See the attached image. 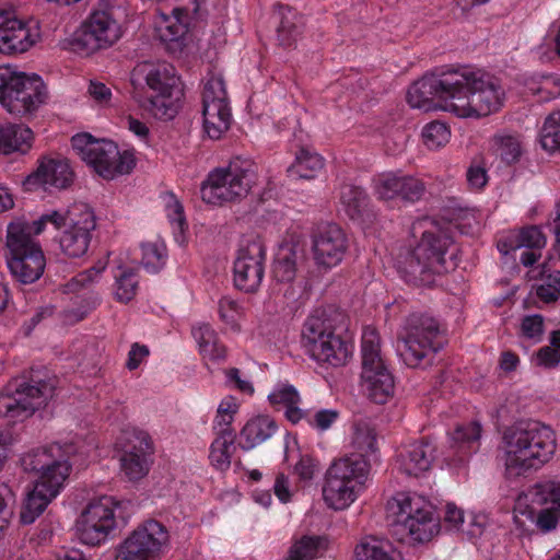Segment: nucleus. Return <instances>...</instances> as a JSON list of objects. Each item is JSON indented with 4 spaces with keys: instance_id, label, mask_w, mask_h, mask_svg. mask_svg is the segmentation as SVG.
<instances>
[{
    "instance_id": "32",
    "label": "nucleus",
    "mask_w": 560,
    "mask_h": 560,
    "mask_svg": "<svg viewBox=\"0 0 560 560\" xmlns=\"http://www.w3.org/2000/svg\"><path fill=\"white\" fill-rule=\"evenodd\" d=\"M33 131L24 125H0V154H25L31 148Z\"/></svg>"
},
{
    "instance_id": "61",
    "label": "nucleus",
    "mask_w": 560,
    "mask_h": 560,
    "mask_svg": "<svg viewBox=\"0 0 560 560\" xmlns=\"http://www.w3.org/2000/svg\"><path fill=\"white\" fill-rule=\"evenodd\" d=\"M338 412L332 409H322L317 411L314 416V425L320 430L325 431L329 429L332 423L337 420Z\"/></svg>"
},
{
    "instance_id": "60",
    "label": "nucleus",
    "mask_w": 560,
    "mask_h": 560,
    "mask_svg": "<svg viewBox=\"0 0 560 560\" xmlns=\"http://www.w3.org/2000/svg\"><path fill=\"white\" fill-rule=\"evenodd\" d=\"M98 275L90 272V269L79 272L74 276L67 284L66 288L70 292H75L82 288H86L94 283L98 278Z\"/></svg>"
},
{
    "instance_id": "31",
    "label": "nucleus",
    "mask_w": 560,
    "mask_h": 560,
    "mask_svg": "<svg viewBox=\"0 0 560 560\" xmlns=\"http://www.w3.org/2000/svg\"><path fill=\"white\" fill-rule=\"evenodd\" d=\"M276 421L269 416H257L246 422L240 432L238 445L249 451L270 439L277 431Z\"/></svg>"
},
{
    "instance_id": "2",
    "label": "nucleus",
    "mask_w": 560,
    "mask_h": 560,
    "mask_svg": "<svg viewBox=\"0 0 560 560\" xmlns=\"http://www.w3.org/2000/svg\"><path fill=\"white\" fill-rule=\"evenodd\" d=\"M343 320V314L331 306L317 308L307 317L301 343L313 360L334 368L347 363L352 346L340 335Z\"/></svg>"
},
{
    "instance_id": "11",
    "label": "nucleus",
    "mask_w": 560,
    "mask_h": 560,
    "mask_svg": "<svg viewBox=\"0 0 560 560\" xmlns=\"http://www.w3.org/2000/svg\"><path fill=\"white\" fill-rule=\"evenodd\" d=\"M361 380L368 397L375 404H385L395 390V380L381 354V341L374 328L366 327L362 334Z\"/></svg>"
},
{
    "instance_id": "39",
    "label": "nucleus",
    "mask_w": 560,
    "mask_h": 560,
    "mask_svg": "<svg viewBox=\"0 0 560 560\" xmlns=\"http://www.w3.org/2000/svg\"><path fill=\"white\" fill-rule=\"evenodd\" d=\"M328 547V539L319 535H303L289 549L287 560H313Z\"/></svg>"
},
{
    "instance_id": "46",
    "label": "nucleus",
    "mask_w": 560,
    "mask_h": 560,
    "mask_svg": "<svg viewBox=\"0 0 560 560\" xmlns=\"http://www.w3.org/2000/svg\"><path fill=\"white\" fill-rule=\"evenodd\" d=\"M143 268L150 273L159 272L166 264L167 252L164 243H145L141 245Z\"/></svg>"
},
{
    "instance_id": "19",
    "label": "nucleus",
    "mask_w": 560,
    "mask_h": 560,
    "mask_svg": "<svg viewBox=\"0 0 560 560\" xmlns=\"http://www.w3.org/2000/svg\"><path fill=\"white\" fill-rule=\"evenodd\" d=\"M372 188L380 200L399 199L408 203L419 201L427 189L421 179L404 174L401 171L376 174L372 178Z\"/></svg>"
},
{
    "instance_id": "15",
    "label": "nucleus",
    "mask_w": 560,
    "mask_h": 560,
    "mask_svg": "<svg viewBox=\"0 0 560 560\" xmlns=\"http://www.w3.org/2000/svg\"><path fill=\"white\" fill-rule=\"evenodd\" d=\"M168 539L166 527L155 520H149L119 545L115 560H155Z\"/></svg>"
},
{
    "instance_id": "17",
    "label": "nucleus",
    "mask_w": 560,
    "mask_h": 560,
    "mask_svg": "<svg viewBox=\"0 0 560 560\" xmlns=\"http://www.w3.org/2000/svg\"><path fill=\"white\" fill-rule=\"evenodd\" d=\"M266 249L258 235L244 238L234 261V284L237 289L253 293L261 284L265 273Z\"/></svg>"
},
{
    "instance_id": "55",
    "label": "nucleus",
    "mask_w": 560,
    "mask_h": 560,
    "mask_svg": "<svg viewBox=\"0 0 560 560\" xmlns=\"http://www.w3.org/2000/svg\"><path fill=\"white\" fill-rule=\"evenodd\" d=\"M96 142L97 140L89 133L75 135L71 139L72 149L84 162H86L88 158H91Z\"/></svg>"
},
{
    "instance_id": "14",
    "label": "nucleus",
    "mask_w": 560,
    "mask_h": 560,
    "mask_svg": "<svg viewBox=\"0 0 560 560\" xmlns=\"http://www.w3.org/2000/svg\"><path fill=\"white\" fill-rule=\"evenodd\" d=\"M117 508L119 502L108 495L90 502L77 522V535L80 541L89 546L104 542L116 528L115 510Z\"/></svg>"
},
{
    "instance_id": "10",
    "label": "nucleus",
    "mask_w": 560,
    "mask_h": 560,
    "mask_svg": "<svg viewBox=\"0 0 560 560\" xmlns=\"http://www.w3.org/2000/svg\"><path fill=\"white\" fill-rule=\"evenodd\" d=\"M52 380H45L32 372L28 381L15 380L0 394V416L12 421H23L44 406L55 389Z\"/></svg>"
},
{
    "instance_id": "6",
    "label": "nucleus",
    "mask_w": 560,
    "mask_h": 560,
    "mask_svg": "<svg viewBox=\"0 0 560 560\" xmlns=\"http://www.w3.org/2000/svg\"><path fill=\"white\" fill-rule=\"evenodd\" d=\"M256 177L255 163L236 156L225 167H218L208 174L200 187L201 199L209 205L241 199L247 196Z\"/></svg>"
},
{
    "instance_id": "56",
    "label": "nucleus",
    "mask_w": 560,
    "mask_h": 560,
    "mask_svg": "<svg viewBox=\"0 0 560 560\" xmlns=\"http://www.w3.org/2000/svg\"><path fill=\"white\" fill-rule=\"evenodd\" d=\"M12 498V491L5 483H0V533L7 527L12 511L9 508V501Z\"/></svg>"
},
{
    "instance_id": "48",
    "label": "nucleus",
    "mask_w": 560,
    "mask_h": 560,
    "mask_svg": "<svg viewBox=\"0 0 560 560\" xmlns=\"http://www.w3.org/2000/svg\"><path fill=\"white\" fill-rule=\"evenodd\" d=\"M495 152L501 161L510 165L517 162L522 155L520 140L513 136H502L494 139Z\"/></svg>"
},
{
    "instance_id": "37",
    "label": "nucleus",
    "mask_w": 560,
    "mask_h": 560,
    "mask_svg": "<svg viewBox=\"0 0 560 560\" xmlns=\"http://www.w3.org/2000/svg\"><path fill=\"white\" fill-rule=\"evenodd\" d=\"M280 19L277 27V40L283 47H291L302 32V18L288 7L279 5Z\"/></svg>"
},
{
    "instance_id": "35",
    "label": "nucleus",
    "mask_w": 560,
    "mask_h": 560,
    "mask_svg": "<svg viewBox=\"0 0 560 560\" xmlns=\"http://www.w3.org/2000/svg\"><path fill=\"white\" fill-rule=\"evenodd\" d=\"M85 203H74L66 209L46 211L32 223L26 222L30 236H32V234H40L47 224H51L56 230L63 231L70 224L69 219L72 218V214H79L85 209Z\"/></svg>"
},
{
    "instance_id": "43",
    "label": "nucleus",
    "mask_w": 560,
    "mask_h": 560,
    "mask_svg": "<svg viewBox=\"0 0 560 560\" xmlns=\"http://www.w3.org/2000/svg\"><path fill=\"white\" fill-rule=\"evenodd\" d=\"M340 200L351 219L359 218L368 206V195L361 187L354 185L341 187Z\"/></svg>"
},
{
    "instance_id": "12",
    "label": "nucleus",
    "mask_w": 560,
    "mask_h": 560,
    "mask_svg": "<svg viewBox=\"0 0 560 560\" xmlns=\"http://www.w3.org/2000/svg\"><path fill=\"white\" fill-rule=\"evenodd\" d=\"M147 85L155 92L143 105L156 119L171 120L179 108L184 88L175 68L168 63L152 66L145 73Z\"/></svg>"
},
{
    "instance_id": "45",
    "label": "nucleus",
    "mask_w": 560,
    "mask_h": 560,
    "mask_svg": "<svg viewBox=\"0 0 560 560\" xmlns=\"http://www.w3.org/2000/svg\"><path fill=\"white\" fill-rule=\"evenodd\" d=\"M352 442L358 451V453L352 455L363 456L370 464L371 456H374L376 452V434L374 429L370 428L366 423L357 424Z\"/></svg>"
},
{
    "instance_id": "8",
    "label": "nucleus",
    "mask_w": 560,
    "mask_h": 560,
    "mask_svg": "<svg viewBox=\"0 0 560 560\" xmlns=\"http://www.w3.org/2000/svg\"><path fill=\"white\" fill-rule=\"evenodd\" d=\"M48 97L43 79L11 66H0V103L12 115L35 113Z\"/></svg>"
},
{
    "instance_id": "50",
    "label": "nucleus",
    "mask_w": 560,
    "mask_h": 560,
    "mask_svg": "<svg viewBox=\"0 0 560 560\" xmlns=\"http://www.w3.org/2000/svg\"><path fill=\"white\" fill-rule=\"evenodd\" d=\"M202 101H228L225 83L221 74L210 72L203 85Z\"/></svg>"
},
{
    "instance_id": "24",
    "label": "nucleus",
    "mask_w": 560,
    "mask_h": 560,
    "mask_svg": "<svg viewBox=\"0 0 560 560\" xmlns=\"http://www.w3.org/2000/svg\"><path fill=\"white\" fill-rule=\"evenodd\" d=\"M435 446L428 439L410 442L399 447L396 465L400 472L419 477L430 470L435 458Z\"/></svg>"
},
{
    "instance_id": "26",
    "label": "nucleus",
    "mask_w": 560,
    "mask_h": 560,
    "mask_svg": "<svg viewBox=\"0 0 560 560\" xmlns=\"http://www.w3.org/2000/svg\"><path fill=\"white\" fill-rule=\"evenodd\" d=\"M533 501L545 505L537 515V527L544 533L553 530L560 522V482L547 481L537 485Z\"/></svg>"
},
{
    "instance_id": "57",
    "label": "nucleus",
    "mask_w": 560,
    "mask_h": 560,
    "mask_svg": "<svg viewBox=\"0 0 560 560\" xmlns=\"http://www.w3.org/2000/svg\"><path fill=\"white\" fill-rule=\"evenodd\" d=\"M167 217L174 226V230L183 234L187 228L184 217V208L178 200H173L167 207Z\"/></svg>"
},
{
    "instance_id": "25",
    "label": "nucleus",
    "mask_w": 560,
    "mask_h": 560,
    "mask_svg": "<svg viewBox=\"0 0 560 560\" xmlns=\"http://www.w3.org/2000/svg\"><path fill=\"white\" fill-rule=\"evenodd\" d=\"M63 486V475L57 474L52 480L35 481L33 489L27 492L21 511V522L32 524L58 495Z\"/></svg>"
},
{
    "instance_id": "41",
    "label": "nucleus",
    "mask_w": 560,
    "mask_h": 560,
    "mask_svg": "<svg viewBox=\"0 0 560 560\" xmlns=\"http://www.w3.org/2000/svg\"><path fill=\"white\" fill-rule=\"evenodd\" d=\"M235 435L229 432L218 435L210 447V462L219 470H228L231 466L232 452L234 451Z\"/></svg>"
},
{
    "instance_id": "38",
    "label": "nucleus",
    "mask_w": 560,
    "mask_h": 560,
    "mask_svg": "<svg viewBox=\"0 0 560 560\" xmlns=\"http://www.w3.org/2000/svg\"><path fill=\"white\" fill-rule=\"evenodd\" d=\"M192 336L199 346V352L205 359L222 360L225 348L220 343L217 332L209 324H200L192 328Z\"/></svg>"
},
{
    "instance_id": "5",
    "label": "nucleus",
    "mask_w": 560,
    "mask_h": 560,
    "mask_svg": "<svg viewBox=\"0 0 560 560\" xmlns=\"http://www.w3.org/2000/svg\"><path fill=\"white\" fill-rule=\"evenodd\" d=\"M442 346L439 322L428 314L415 313L406 319L397 351L407 366L419 368L431 364Z\"/></svg>"
},
{
    "instance_id": "27",
    "label": "nucleus",
    "mask_w": 560,
    "mask_h": 560,
    "mask_svg": "<svg viewBox=\"0 0 560 560\" xmlns=\"http://www.w3.org/2000/svg\"><path fill=\"white\" fill-rule=\"evenodd\" d=\"M433 508L429 501L416 493H398L387 503V518L393 532L412 518L432 511Z\"/></svg>"
},
{
    "instance_id": "51",
    "label": "nucleus",
    "mask_w": 560,
    "mask_h": 560,
    "mask_svg": "<svg viewBox=\"0 0 560 560\" xmlns=\"http://www.w3.org/2000/svg\"><path fill=\"white\" fill-rule=\"evenodd\" d=\"M515 237L517 241L516 247H520V249H541L546 245V237L537 226L524 228Z\"/></svg>"
},
{
    "instance_id": "3",
    "label": "nucleus",
    "mask_w": 560,
    "mask_h": 560,
    "mask_svg": "<svg viewBox=\"0 0 560 560\" xmlns=\"http://www.w3.org/2000/svg\"><path fill=\"white\" fill-rule=\"evenodd\" d=\"M462 82L455 89L451 113L457 117H485L501 109L505 101V90L500 79L481 69L469 66L456 68Z\"/></svg>"
},
{
    "instance_id": "42",
    "label": "nucleus",
    "mask_w": 560,
    "mask_h": 560,
    "mask_svg": "<svg viewBox=\"0 0 560 560\" xmlns=\"http://www.w3.org/2000/svg\"><path fill=\"white\" fill-rule=\"evenodd\" d=\"M354 552L358 560H394L390 545L375 537L363 539Z\"/></svg>"
},
{
    "instance_id": "18",
    "label": "nucleus",
    "mask_w": 560,
    "mask_h": 560,
    "mask_svg": "<svg viewBox=\"0 0 560 560\" xmlns=\"http://www.w3.org/2000/svg\"><path fill=\"white\" fill-rule=\"evenodd\" d=\"M118 39L116 22L106 10L94 11L72 39L75 51L90 55Z\"/></svg>"
},
{
    "instance_id": "62",
    "label": "nucleus",
    "mask_w": 560,
    "mask_h": 560,
    "mask_svg": "<svg viewBox=\"0 0 560 560\" xmlns=\"http://www.w3.org/2000/svg\"><path fill=\"white\" fill-rule=\"evenodd\" d=\"M537 360L539 365L556 368L560 362V354L551 347H542L537 352Z\"/></svg>"
},
{
    "instance_id": "7",
    "label": "nucleus",
    "mask_w": 560,
    "mask_h": 560,
    "mask_svg": "<svg viewBox=\"0 0 560 560\" xmlns=\"http://www.w3.org/2000/svg\"><path fill=\"white\" fill-rule=\"evenodd\" d=\"M370 465L360 455H350L335 460L325 474L323 498L334 510L348 508L368 479Z\"/></svg>"
},
{
    "instance_id": "52",
    "label": "nucleus",
    "mask_w": 560,
    "mask_h": 560,
    "mask_svg": "<svg viewBox=\"0 0 560 560\" xmlns=\"http://www.w3.org/2000/svg\"><path fill=\"white\" fill-rule=\"evenodd\" d=\"M536 294L546 303L557 301L560 295V271L548 275L544 282L537 287Z\"/></svg>"
},
{
    "instance_id": "47",
    "label": "nucleus",
    "mask_w": 560,
    "mask_h": 560,
    "mask_svg": "<svg viewBox=\"0 0 560 560\" xmlns=\"http://www.w3.org/2000/svg\"><path fill=\"white\" fill-rule=\"evenodd\" d=\"M540 144L548 152H560V113L546 118L540 130Z\"/></svg>"
},
{
    "instance_id": "34",
    "label": "nucleus",
    "mask_w": 560,
    "mask_h": 560,
    "mask_svg": "<svg viewBox=\"0 0 560 560\" xmlns=\"http://www.w3.org/2000/svg\"><path fill=\"white\" fill-rule=\"evenodd\" d=\"M303 258V252L294 244L280 246L276 254L272 273L278 282H291L296 275V265Z\"/></svg>"
},
{
    "instance_id": "44",
    "label": "nucleus",
    "mask_w": 560,
    "mask_h": 560,
    "mask_svg": "<svg viewBox=\"0 0 560 560\" xmlns=\"http://www.w3.org/2000/svg\"><path fill=\"white\" fill-rule=\"evenodd\" d=\"M116 290L115 298L121 303L131 301L138 290L139 279L138 273L132 268H119L118 273L115 275Z\"/></svg>"
},
{
    "instance_id": "22",
    "label": "nucleus",
    "mask_w": 560,
    "mask_h": 560,
    "mask_svg": "<svg viewBox=\"0 0 560 560\" xmlns=\"http://www.w3.org/2000/svg\"><path fill=\"white\" fill-rule=\"evenodd\" d=\"M69 220L70 224L59 237V246L66 256L79 258L89 249L92 232L96 228V219L93 210L86 205L82 212L72 214Z\"/></svg>"
},
{
    "instance_id": "21",
    "label": "nucleus",
    "mask_w": 560,
    "mask_h": 560,
    "mask_svg": "<svg viewBox=\"0 0 560 560\" xmlns=\"http://www.w3.org/2000/svg\"><path fill=\"white\" fill-rule=\"evenodd\" d=\"M313 254L318 266L332 268L343 258L348 241L342 229L336 223L318 225L313 235Z\"/></svg>"
},
{
    "instance_id": "64",
    "label": "nucleus",
    "mask_w": 560,
    "mask_h": 560,
    "mask_svg": "<svg viewBox=\"0 0 560 560\" xmlns=\"http://www.w3.org/2000/svg\"><path fill=\"white\" fill-rule=\"evenodd\" d=\"M149 355V349L147 346H141L139 343H133L128 353L127 368L129 370H136L143 358Z\"/></svg>"
},
{
    "instance_id": "9",
    "label": "nucleus",
    "mask_w": 560,
    "mask_h": 560,
    "mask_svg": "<svg viewBox=\"0 0 560 560\" xmlns=\"http://www.w3.org/2000/svg\"><path fill=\"white\" fill-rule=\"evenodd\" d=\"M7 264L13 279L21 284L36 282L46 267L40 245L28 233L26 221L16 220L7 228Z\"/></svg>"
},
{
    "instance_id": "20",
    "label": "nucleus",
    "mask_w": 560,
    "mask_h": 560,
    "mask_svg": "<svg viewBox=\"0 0 560 560\" xmlns=\"http://www.w3.org/2000/svg\"><path fill=\"white\" fill-rule=\"evenodd\" d=\"M86 163L106 179L129 174L136 166L135 155L131 151L120 152L115 142L105 139L97 140Z\"/></svg>"
},
{
    "instance_id": "16",
    "label": "nucleus",
    "mask_w": 560,
    "mask_h": 560,
    "mask_svg": "<svg viewBox=\"0 0 560 560\" xmlns=\"http://www.w3.org/2000/svg\"><path fill=\"white\" fill-rule=\"evenodd\" d=\"M78 447L73 442L54 443L48 447L37 448L21 458V466L26 472L38 474L37 481L52 480L57 474L63 475V481L69 475V459L75 456Z\"/></svg>"
},
{
    "instance_id": "23",
    "label": "nucleus",
    "mask_w": 560,
    "mask_h": 560,
    "mask_svg": "<svg viewBox=\"0 0 560 560\" xmlns=\"http://www.w3.org/2000/svg\"><path fill=\"white\" fill-rule=\"evenodd\" d=\"M38 33L15 18L12 11L0 10V52L18 55L27 51L37 40Z\"/></svg>"
},
{
    "instance_id": "54",
    "label": "nucleus",
    "mask_w": 560,
    "mask_h": 560,
    "mask_svg": "<svg viewBox=\"0 0 560 560\" xmlns=\"http://www.w3.org/2000/svg\"><path fill=\"white\" fill-rule=\"evenodd\" d=\"M521 329L525 337L540 340L544 334V317L539 314L525 316Z\"/></svg>"
},
{
    "instance_id": "59",
    "label": "nucleus",
    "mask_w": 560,
    "mask_h": 560,
    "mask_svg": "<svg viewBox=\"0 0 560 560\" xmlns=\"http://www.w3.org/2000/svg\"><path fill=\"white\" fill-rule=\"evenodd\" d=\"M316 469L317 464L315 459L307 455L301 456L300 460L294 467L295 474L300 477V479L305 481L313 479Z\"/></svg>"
},
{
    "instance_id": "4",
    "label": "nucleus",
    "mask_w": 560,
    "mask_h": 560,
    "mask_svg": "<svg viewBox=\"0 0 560 560\" xmlns=\"http://www.w3.org/2000/svg\"><path fill=\"white\" fill-rule=\"evenodd\" d=\"M453 244L452 237L444 231L423 232L417 246L398 260L399 272L408 282L420 285H431L435 276H441L457 266L455 254L446 255Z\"/></svg>"
},
{
    "instance_id": "40",
    "label": "nucleus",
    "mask_w": 560,
    "mask_h": 560,
    "mask_svg": "<svg viewBox=\"0 0 560 560\" xmlns=\"http://www.w3.org/2000/svg\"><path fill=\"white\" fill-rule=\"evenodd\" d=\"M480 436L481 425L478 422H471L467 425L457 427L453 432L452 439L458 452L463 455H468L478 451Z\"/></svg>"
},
{
    "instance_id": "13",
    "label": "nucleus",
    "mask_w": 560,
    "mask_h": 560,
    "mask_svg": "<svg viewBox=\"0 0 560 560\" xmlns=\"http://www.w3.org/2000/svg\"><path fill=\"white\" fill-rule=\"evenodd\" d=\"M456 68H446L423 75L410 85L407 102L412 108L430 112L436 108L451 112L448 105L455 96V89L462 82Z\"/></svg>"
},
{
    "instance_id": "30",
    "label": "nucleus",
    "mask_w": 560,
    "mask_h": 560,
    "mask_svg": "<svg viewBox=\"0 0 560 560\" xmlns=\"http://www.w3.org/2000/svg\"><path fill=\"white\" fill-rule=\"evenodd\" d=\"M203 128L211 139H220L230 128L231 110L228 101H202Z\"/></svg>"
},
{
    "instance_id": "58",
    "label": "nucleus",
    "mask_w": 560,
    "mask_h": 560,
    "mask_svg": "<svg viewBox=\"0 0 560 560\" xmlns=\"http://www.w3.org/2000/svg\"><path fill=\"white\" fill-rule=\"evenodd\" d=\"M237 314L238 304L235 301L229 298H222L219 301V315L224 323L229 325L235 324Z\"/></svg>"
},
{
    "instance_id": "36",
    "label": "nucleus",
    "mask_w": 560,
    "mask_h": 560,
    "mask_svg": "<svg viewBox=\"0 0 560 560\" xmlns=\"http://www.w3.org/2000/svg\"><path fill=\"white\" fill-rule=\"evenodd\" d=\"M324 167L323 158L306 148L295 154L294 163L288 167V175L293 179H313Z\"/></svg>"
},
{
    "instance_id": "49",
    "label": "nucleus",
    "mask_w": 560,
    "mask_h": 560,
    "mask_svg": "<svg viewBox=\"0 0 560 560\" xmlns=\"http://www.w3.org/2000/svg\"><path fill=\"white\" fill-rule=\"evenodd\" d=\"M422 139L429 149H438L450 140V129L441 121H431L422 129Z\"/></svg>"
},
{
    "instance_id": "33",
    "label": "nucleus",
    "mask_w": 560,
    "mask_h": 560,
    "mask_svg": "<svg viewBox=\"0 0 560 560\" xmlns=\"http://www.w3.org/2000/svg\"><path fill=\"white\" fill-rule=\"evenodd\" d=\"M439 524L433 516V510L424 512L420 516L412 518L393 533L399 536V539L409 538L416 542L429 541L438 533Z\"/></svg>"
},
{
    "instance_id": "53",
    "label": "nucleus",
    "mask_w": 560,
    "mask_h": 560,
    "mask_svg": "<svg viewBox=\"0 0 560 560\" xmlns=\"http://www.w3.org/2000/svg\"><path fill=\"white\" fill-rule=\"evenodd\" d=\"M271 405H283L289 407L300 402V395L292 385H280L268 395Z\"/></svg>"
},
{
    "instance_id": "29",
    "label": "nucleus",
    "mask_w": 560,
    "mask_h": 560,
    "mask_svg": "<svg viewBox=\"0 0 560 560\" xmlns=\"http://www.w3.org/2000/svg\"><path fill=\"white\" fill-rule=\"evenodd\" d=\"M27 180L38 183L45 189L50 187L65 189L72 183L73 172L65 159H43Z\"/></svg>"
},
{
    "instance_id": "1",
    "label": "nucleus",
    "mask_w": 560,
    "mask_h": 560,
    "mask_svg": "<svg viewBox=\"0 0 560 560\" xmlns=\"http://www.w3.org/2000/svg\"><path fill=\"white\" fill-rule=\"evenodd\" d=\"M502 441L506 470L517 476L548 463L557 447L553 430L539 421H521L506 428Z\"/></svg>"
},
{
    "instance_id": "63",
    "label": "nucleus",
    "mask_w": 560,
    "mask_h": 560,
    "mask_svg": "<svg viewBox=\"0 0 560 560\" xmlns=\"http://www.w3.org/2000/svg\"><path fill=\"white\" fill-rule=\"evenodd\" d=\"M89 94L94 101L102 104H107L112 97L110 89L104 83L97 81L90 82Z\"/></svg>"
},
{
    "instance_id": "28",
    "label": "nucleus",
    "mask_w": 560,
    "mask_h": 560,
    "mask_svg": "<svg viewBox=\"0 0 560 560\" xmlns=\"http://www.w3.org/2000/svg\"><path fill=\"white\" fill-rule=\"evenodd\" d=\"M136 439L138 444L130 446L120 457L121 471L130 481L143 478L150 469L151 439L144 432L137 434Z\"/></svg>"
}]
</instances>
